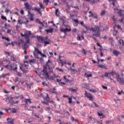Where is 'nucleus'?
Returning a JSON list of instances; mask_svg holds the SVG:
<instances>
[{
  "label": "nucleus",
  "mask_w": 124,
  "mask_h": 124,
  "mask_svg": "<svg viewBox=\"0 0 124 124\" xmlns=\"http://www.w3.org/2000/svg\"><path fill=\"white\" fill-rule=\"evenodd\" d=\"M49 36H46L43 37L42 36H36L38 42L40 43H44V46H47L49 44H51V40L48 38Z\"/></svg>",
  "instance_id": "f257e3e1"
},
{
  "label": "nucleus",
  "mask_w": 124,
  "mask_h": 124,
  "mask_svg": "<svg viewBox=\"0 0 124 124\" xmlns=\"http://www.w3.org/2000/svg\"><path fill=\"white\" fill-rule=\"evenodd\" d=\"M84 95L85 97L88 98L89 100H90V101H92L93 103V104L95 105V107H94V108L96 107V108H97L98 107H99V106L97 104H96L95 102H93L94 96L93 94H92V93H88V92H87V91H85Z\"/></svg>",
  "instance_id": "f03ea898"
},
{
  "label": "nucleus",
  "mask_w": 124,
  "mask_h": 124,
  "mask_svg": "<svg viewBox=\"0 0 124 124\" xmlns=\"http://www.w3.org/2000/svg\"><path fill=\"white\" fill-rule=\"evenodd\" d=\"M24 8L25 9L27 10L28 15H30V16H31V15H33V14H31V11L33 10L35 11V10L34 9V7H32V6H31V5L29 4V2H25L24 3Z\"/></svg>",
  "instance_id": "7ed1b4c3"
},
{
  "label": "nucleus",
  "mask_w": 124,
  "mask_h": 124,
  "mask_svg": "<svg viewBox=\"0 0 124 124\" xmlns=\"http://www.w3.org/2000/svg\"><path fill=\"white\" fill-rule=\"evenodd\" d=\"M31 36H28L27 37L25 38L26 41H24V40L21 39V42H22V47L26 46H29L28 44H30L31 43Z\"/></svg>",
  "instance_id": "20e7f679"
},
{
  "label": "nucleus",
  "mask_w": 124,
  "mask_h": 124,
  "mask_svg": "<svg viewBox=\"0 0 124 124\" xmlns=\"http://www.w3.org/2000/svg\"><path fill=\"white\" fill-rule=\"evenodd\" d=\"M60 32H63L64 33L65 35L67 34V32H70L71 31V28H63L62 27H60Z\"/></svg>",
  "instance_id": "39448f33"
},
{
  "label": "nucleus",
  "mask_w": 124,
  "mask_h": 124,
  "mask_svg": "<svg viewBox=\"0 0 124 124\" xmlns=\"http://www.w3.org/2000/svg\"><path fill=\"white\" fill-rule=\"evenodd\" d=\"M117 81L118 83H119L120 85H122L124 86V78L121 77L120 74H118L116 77Z\"/></svg>",
  "instance_id": "423d86ee"
},
{
  "label": "nucleus",
  "mask_w": 124,
  "mask_h": 124,
  "mask_svg": "<svg viewBox=\"0 0 124 124\" xmlns=\"http://www.w3.org/2000/svg\"><path fill=\"white\" fill-rule=\"evenodd\" d=\"M32 35V33H31V31H27L26 32H25L24 34H23V33H20V35L21 37H24V38H26L27 36H31V35Z\"/></svg>",
  "instance_id": "0eeeda50"
},
{
  "label": "nucleus",
  "mask_w": 124,
  "mask_h": 124,
  "mask_svg": "<svg viewBox=\"0 0 124 124\" xmlns=\"http://www.w3.org/2000/svg\"><path fill=\"white\" fill-rule=\"evenodd\" d=\"M43 69L41 70V72L43 73V75H47V74H48L49 73L48 72V68L47 67V66H45V65H43Z\"/></svg>",
  "instance_id": "6e6552de"
},
{
  "label": "nucleus",
  "mask_w": 124,
  "mask_h": 124,
  "mask_svg": "<svg viewBox=\"0 0 124 124\" xmlns=\"http://www.w3.org/2000/svg\"><path fill=\"white\" fill-rule=\"evenodd\" d=\"M102 78L104 79V78H108V79H110V80H113V78H111L109 72H105L104 75L101 76Z\"/></svg>",
  "instance_id": "1a4fd4ad"
},
{
  "label": "nucleus",
  "mask_w": 124,
  "mask_h": 124,
  "mask_svg": "<svg viewBox=\"0 0 124 124\" xmlns=\"http://www.w3.org/2000/svg\"><path fill=\"white\" fill-rule=\"evenodd\" d=\"M84 76L89 79L90 78L93 77V74L92 73V72L87 71L84 73Z\"/></svg>",
  "instance_id": "9d476101"
},
{
  "label": "nucleus",
  "mask_w": 124,
  "mask_h": 124,
  "mask_svg": "<svg viewBox=\"0 0 124 124\" xmlns=\"http://www.w3.org/2000/svg\"><path fill=\"white\" fill-rule=\"evenodd\" d=\"M15 64V68H13V66L12 65V64H10L9 65V66L11 68V71H12V70H13V71H16V72H17L18 71V67H17V64H15V63H14L13 64V65H14Z\"/></svg>",
  "instance_id": "9b49d317"
},
{
  "label": "nucleus",
  "mask_w": 124,
  "mask_h": 124,
  "mask_svg": "<svg viewBox=\"0 0 124 124\" xmlns=\"http://www.w3.org/2000/svg\"><path fill=\"white\" fill-rule=\"evenodd\" d=\"M38 4H39L40 7L38 8L37 7H34V8H35L34 9L38 10H41V9H45V6L43 5L42 2H39L38 3Z\"/></svg>",
  "instance_id": "f8f14e48"
},
{
  "label": "nucleus",
  "mask_w": 124,
  "mask_h": 124,
  "mask_svg": "<svg viewBox=\"0 0 124 124\" xmlns=\"http://www.w3.org/2000/svg\"><path fill=\"white\" fill-rule=\"evenodd\" d=\"M20 65L21 66H19V70H21V71L22 72H23L24 73H25V74H27V73H28V72H29V70H25V69H24L23 68V66H24V64L20 63Z\"/></svg>",
  "instance_id": "ddd939ff"
},
{
  "label": "nucleus",
  "mask_w": 124,
  "mask_h": 124,
  "mask_svg": "<svg viewBox=\"0 0 124 124\" xmlns=\"http://www.w3.org/2000/svg\"><path fill=\"white\" fill-rule=\"evenodd\" d=\"M98 30L96 31V33H94L93 34V35L94 36H97V37H100V31L101 30H100V27H97Z\"/></svg>",
  "instance_id": "4468645a"
},
{
  "label": "nucleus",
  "mask_w": 124,
  "mask_h": 124,
  "mask_svg": "<svg viewBox=\"0 0 124 124\" xmlns=\"http://www.w3.org/2000/svg\"><path fill=\"white\" fill-rule=\"evenodd\" d=\"M97 27H99L98 26H95L94 28L93 27H91L89 29V31H92V32H94V33H96V31L98 30V28Z\"/></svg>",
  "instance_id": "2eb2a0df"
},
{
  "label": "nucleus",
  "mask_w": 124,
  "mask_h": 124,
  "mask_svg": "<svg viewBox=\"0 0 124 124\" xmlns=\"http://www.w3.org/2000/svg\"><path fill=\"white\" fill-rule=\"evenodd\" d=\"M45 78H46V80H47V79H48V80H49V81H50V80L55 81V79H54V78H55V77H54V76H53L50 77V75H49V74L46 75L45 76Z\"/></svg>",
  "instance_id": "dca6fc26"
},
{
  "label": "nucleus",
  "mask_w": 124,
  "mask_h": 124,
  "mask_svg": "<svg viewBox=\"0 0 124 124\" xmlns=\"http://www.w3.org/2000/svg\"><path fill=\"white\" fill-rule=\"evenodd\" d=\"M45 31L46 32V34L52 33L54 32V28L50 27L49 29H45Z\"/></svg>",
  "instance_id": "f3484780"
},
{
  "label": "nucleus",
  "mask_w": 124,
  "mask_h": 124,
  "mask_svg": "<svg viewBox=\"0 0 124 124\" xmlns=\"http://www.w3.org/2000/svg\"><path fill=\"white\" fill-rule=\"evenodd\" d=\"M34 51H35V52H36L37 55H40V56H41V54H42V52H41V51H40L39 48H38V47L37 46L36 47L35 46H34Z\"/></svg>",
  "instance_id": "a211bd4d"
},
{
  "label": "nucleus",
  "mask_w": 124,
  "mask_h": 124,
  "mask_svg": "<svg viewBox=\"0 0 124 124\" xmlns=\"http://www.w3.org/2000/svg\"><path fill=\"white\" fill-rule=\"evenodd\" d=\"M52 90V91H51ZM50 90H46V92H50V93H55V94H58V92H56V87H53L52 89H50Z\"/></svg>",
  "instance_id": "6ab92c4d"
},
{
  "label": "nucleus",
  "mask_w": 124,
  "mask_h": 124,
  "mask_svg": "<svg viewBox=\"0 0 124 124\" xmlns=\"http://www.w3.org/2000/svg\"><path fill=\"white\" fill-rule=\"evenodd\" d=\"M112 54L115 56V57H118L119 55H120V54H121V52L115 50V49H113L112 50Z\"/></svg>",
  "instance_id": "aec40b11"
},
{
  "label": "nucleus",
  "mask_w": 124,
  "mask_h": 124,
  "mask_svg": "<svg viewBox=\"0 0 124 124\" xmlns=\"http://www.w3.org/2000/svg\"><path fill=\"white\" fill-rule=\"evenodd\" d=\"M56 82L58 83L59 85H61L62 86H65L66 85V83L62 81V79L57 78Z\"/></svg>",
  "instance_id": "412c9836"
},
{
  "label": "nucleus",
  "mask_w": 124,
  "mask_h": 124,
  "mask_svg": "<svg viewBox=\"0 0 124 124\" xmlns=\"http://www.w3.org/2000/svg\"><path fill=\"white\" fill-rule=\"evenodd\" d=\"M123 12H124V10L119 9V11L117 12V14H118L119 17H124V14H123Z\"/></svg>",
  "instance_id": "4be33fe9"
},
{
  "label": "nucleus",
  "mask_w": 124,
  "mask_h": 124,
  "mask_svg": "<svg viewBox=\"0 0 124 124\" xmlns=\"http://www.w3.org/2000/svg\"><path fill=\"white\" fill-rule=\"evenodd\" d=\"M55 13L56 17H60V14H61V11H60V10H59V8L56 9Z\"/></svg>",
  "instance_id": "5701e85b"
},
{
  "label": "nucleus",
  "mask_w": 124,
  "mask_h": 124,
  "mask_svg": "<svg viewBox=\"0 0 124 124\" xmlns=\"http://www.w3.org/2000/svg\"><path fill=\"white\" fill-rule=\"evenodd\" d=\"M98 68H102V69H107V66H105V65L103 64H99L97 65Z\"/></svg>",
  "instance_id": "b1692460"
},
{
  "label": "nucleus",
  "mask_w": 124,
  "mask_h": 124,
  "mask_svg": "<svg viewBox=\"0 0 124 124\" xmlns=\"http://www.w3.org/2000/svg\"><path fill=\"white\" fill-rule=\"evenodd\" d=\"M69 91H71L72 93H77V91H78V88H77L76 89H74L73 88H69Z\"/></svg>",
  "instance_id": "393cba45"
},
{
  "label": "nucleus",
  "mask_w": 124,
  "mask_h": 124,
  "mask_svg": "<svg viewBox=\"0 0 124 124\" xmlns=\"http://www.w3.org/2000/svg\"><path fill=\"white\" fill-rule=\"evenodd\" d=\"M10 113H12L13 114H16L17 113V109L15 108H11Z\"/></svg>",
  "instance_id": "a878e982"
},
{
  "label": "nucleus",
  "mask_w": 124,
  "mask_h": 124,
  "mask_svg": "<svg viewBox=\"0 0 124 124\" xmlns=\"http://www.w3.org/2000/svg\"><path fill=\"white\" fill-rule=\"evenodd\" d=\"M96 45L98 46V47H100V48H98L99 51H102V50H103V48H102V45H100V43L97 42L96 43Z\"/></svg>",
  "instance_id": "bb28decb"
},
{
  "label": "nucleus",
  "mask_w": 124,
  "mask_h": 124,
  "mask_svg": "<svg viewBox=\"0 0 124 124\" xmlns=\"http://www.w3.org/2000/svg\"><path fill=\"white\" fill-rule=\"evenodd\" d=\"M113 27H115V29L117 28L118 30H120V31H123V28H122V27H121V25H119V24H115Z\"/></svg>",
  "instance_id": "cd10ccee"
},
{
  "label": "nucleus",
  "mask_w": 124,
  "mask_h": 124,
  "mask_svg": "<svg viewBox=\"0 0 124 124\" xmlns=\"http://www.w3.org/2000/svg\"><path fill=\"white\" fill-rule=\"evenodd\" d=\"M118 74H119V73H116V72L114 71H112L110 72H109V75L111 76H114V75H116V77L118 75Z\"/></svg>",
  "instance_id": "c85d7f7f"
},
{
  "label": "nucleus",
  "mask_w": 124,
  "mask_h": 124,
  "mask_svg": "<svg viewBox=\"0 0 124 124\" xmlns=\"http://www.w3.org/2000/svg\"><path fill=\"white\" fill-rule=\"evenodd\" d=\"M18 23L19 24V25H22V24H25V25H27V23L26 21H23V20H21L20 19H19L17 20Z\"/></svg>",
  "instance_id": "c756f323"
},
{
  "label": "nucleus",
  "mask_w": 124,
  "mask_h": 124,
  "mask_svg": "<svg viewBox=\"0 0 124 124\" xmlns=\"http://www.w3.org/2000/svg\"><path fill=\"white\" fill-rule=\"evenodd\" d=\"M36 61V59H30L29 60V63L31 64V63H35V62Z\"/></svg>",
  "instance_id": "7c9ffc66"
},
{
  "label": "nucleus",
  "mask_w": 124,
  "mask_h": 124,
  "mask_svg": "<svg viewBox=\"0 0 124 124\" xmlns=\"http://www.w3.org/2000/svg\"><path fill=\"white\" fill-rule=\"evenodd\" d=\"M72 20L74 21L75 24H76L77 26H78V24L80 23V21H79V20H78V19L72 18Z\"/></svg>",
  "instance_id": "2f4dec72"
},
{
  "label": "nucleus",
  "mask_w": 124,
  "mask_h": 124,
  "mask_svg": "<svg viewBox=\"0 0 124 124\" xmlns=\"http://www.w3.org/2000/svg\"><path fill=\"white\" fill-rule=\"evenodd\" d=\"M25 102H26V103H28L29 102V103L30 104L32 103V102H31V98H25Z\"/></svg>",
  "instance_id": "473e14b6"
},
{
  "label": "nucleus",
  "mask_w": 124,
  "mask_h": 124,
  "mask_svg": "<svg viewBox=\"0 0 124 124\" xmlns=\"http://www.w3.org/2000/svg\"><path fill=\"white\" fill-rule=\"evenodd\" d=\"M21 40L22 39H20V42H17V41H15L14 43H15V44H17L18 47H20L21 46V45L22 44Z\"/></svg>",
  "instance_id": "72a5a7b5"
},
{
  "label": "nucleus",
  "mask_w": 124,
  "mask_h": 124,
  "mask_svg": "<svg viewBox=\"0 0 124 124\" xmlns=\"http://www.w3.org/2000/svg\"><path fill=\"white\" fill-rule=\"evenodd\" d=\"M91 17H93L94 19H97L98 18V16H97V14L96 13H93V15L91 16Z\"/></svg>",
  "instance_id": "f704fd0d"
},
{
  "label": "nucleus",
  "mask_w": 124,
  "mask_h": 124,
  "mask_svg": "<svg viewBox=\"0 0 124 124\" xmlns=\"http://www.w3.org/2000/svg\"><path fill=\"white\" fill-rule=\"evenodd\" d=\"M68 70H71V72H74V73L76 72V73H78V71L76 70V69H73L71 67L70 68H68Z\"/></svg>",
  "instance_id": "c9c22d12"
},
{
  "label": "nucleus",
  "mask_w": 124,
  "mask_h": 124,
  "mask_svg": "<svg viewBox=\"0 0 124 124\" xmlns=\"http://www.w3.org/2000/svg\"><path fill=\"white\" fill-rule=\"evenodd\" d=\"M34 15H31V16H30V17H29V20L31 21H34Z\"/></svg>",
  "instance_id": "e433bc0d"
},
{
  "label": "nucleus",
  "mask_w": 124,
  "mask_h": 124,
  "mask_svg": "<svg viewBox=\"0 0 124 124\" xmlns=\"http://www.w3.org/2000/svg\"><path fill=\"white\" fill-rule=\"evenodd\" d=\"M10 60L11 61H12V62H15L16 61V59L15 58V57H14V55H11Z\"/></svg>",
  "instance_id": "4c0bfd02"
},
{
  "label": "nucleus",
  "mask_w": 124,
  "mask_h": 124,
  "mask_svg": "<svg viewBox=\"0 0 124 124\" xmlns=\"http://www.w3.org/2000/svg\"><path fill=\"white\" fill-rule=\"evenodd\" d=\"M62 26H64V27L65 28H71V27L70 26V25H69L68 24L66 25L65 24V22H63V23H62Z\"/></svg>",
  "instance_id": "58836bf2"
},
{
  "label": "nucleus",
  "mask_w": 124,
  "mask_h": 124,
  "mask_svg": "<svg viewBox=\"0 0 124 124\" xmlns=\"http://www.w3.org/2000/svg\"><path fill=\"white\" fill-rule=\"evenodd\" d=\"M22 48L24 50V54H25V55H27L28 54V51H27V47L26 46H22Z\"/></svg>",
  "instance_id": "ea45409f"
},
{
  "label": "nucleus",
  "mask_w": 124,
  "mask_h": 124,
  "mask_svg": "<svg viewBox=\"0 0 124 124\" xmlns=\"http://www.w3.org/2000/svg\"><path fill=\"white\" fill-rule=\"evenodd\" d=\"M33 56L36 59L39 60V56H38V54L35 53V51H33Z\"/></svg>",
  "instance_id": "a19ab883"
},
{
  "label": "nucleus",
  "mask_w": 124,
  "mask_h": 124,
  "mask_svg": "<svg viewBox=\"0 0 124 124\" xmlns=\"http://www.w3.org/2000/svg\"><path fill=\"white\" fill-rule=\"evenodd\" d=\"M41 102L43 104L47 105V106H49V103H50L49 101L45 102L44 101H42Z\"/></svg>",
  "instance_id": "79ce46f5"
},
{
  "label": "nucleus",
  "mask_w": 124,
  "mask_h": 124,
  "mask_svg": "<svg viewBox=\"0 0 124 124\" xmlns=\"http://www.w3.org/2000/svg\"><path fill=\"white\" fill-rule=\"evenodd\" d=\"M4 110L6 112H7V113H9V110L11 111V108L10 107H9L8 108H4Z\"/></svg>",
  "instance_id": "37998d69"
},
{
  "label": "nucleus",
  "mask_w": 124,
  "mask_h": 124,
  "mask_svg": "<svg viewBox=\"0 0 124 124\" xmlns=\"http://www.w3.org/2000/svg\"><path fill=\"white\" fill-rule=\"evenodd\" d=\"M35 11H37L38 14L40 15V16H42V11L41 10H36L35 9Z\"/></svg>",
  "instance_id": "c03bdc74"
},
{
  "label": "nucleus",
  "mask_w": 124,
  "mask_h": 124,
  "mask_svg": "<svg viewBox=\"0 0 124 124\" xmlns=\"http://www.w3.org/2000/svg\"><path fill=\"white\" fill-rule=\"evenodd\" d=\"M6 124H14V119H11V121H8Z\"/></svg>",
  "instance_id": "a18cd8bd"
},
{
  "label": "nucleus",
  "mask_w": 124,
  "mask_h": 124,
  "mask_svg": "<svg viewBox=\"0 0 124 124\" xmlns=\"http://www.w3.org/2000/svg\"><path fill=\"white\" fill-rule=\"evenodd\" d=\"M45 100L46 101H48V102L50 101V97L49 96V94L48 93L46 94Z\"/></svg>",
  "instance_id": "49530a36"
},
{
  "label": "nucleus",
  "mask_w": 124,
  "mask_h": 124,
  "mask_svg": "<svg viewBox=\"0 0 124 124\" xmlns=\"http://www.w3.org/2000/svg\"><path fill=\"white\" fill-rule=\"evenodd\" d=\"M110 123H111V124H114V120H108L106 122V124H110Z\"/></svg>",
  "instance_id": "de8ad7c7"
},
{
  "label": "nucleus",
  "mask_w": 124,
  "mask_h": 124,
  "mask_svg": "<svg viewBox=\"0 0 124 124\" xmlns=\"http://www.w3.org/2000/svg\"><path fill=\"white\" fill-rule=\"evenodd\" d=\"M124 93V92L123 90H121V91L118 90V92L117 93V94L118 95H122V94H123Z\"/></svg>",
  "instance_id": "09e8293b"
},
{
  "label": "nucleus",
  "mask_w": 124,
  "mask_h": 124,
  "mask_svg": "<svg viewBox=\"0 0 124 124\" xmlns=\"http://www.w3.org/2000/svg\"><path fill=\"white\" fill-rule=\"evenodd\" d=\"M9 102L10 105H11V106L13 105L14 104H15V101H14V100H9Z\"/></svg>",
  "instance_id": "8fccbe9b"
},
{
  "label": "nucleus",
  "mask_w": 124,
  "mask_h": 124,
  "mask_svg": "<svg viewBox=\"0 0 124 124\" xmlns=\"http://www.w3.org/2000/svg\"><path fill=\"white\" fill-rule=\"evenodd\" d=\"M49 2L50 0H43V2L44 3H46V5H48V4H49Z\"/></svg>",
  "instance_id": "3c124183"
},
{
  "label": "nucleus",
  "mask_w": 124,
  "mask_h": 124,
  "mask_svg": "<svg viewBox=\"0 0 124 124\" xmlns=\"http://www.w3.org/2000/svg\"><path fill=\"white\" fill-rule=\"evenodd\" d=\"M119 44L122 45H123V46H124V40L121 39L120 40H119Z\"/></svg>",
  "instance_id": "603ef678"
},
{
  "label": "nucleus",
  "mask_w": 124,
  "mask_h": 124,
  "mask_svg": "<svg viewBox=\"0 0 124 124\" xmlns=\"http://www.w3.org/2000/svg\"><path fill=\"white\" fill-rule=\"evenodd\" d=\"M1 19H2V20H5V21H7V18H6V16L1 15Z\"/></svg>",
  "instance_id": "864d4df0"
},
{
  "label": "nucleus",
  "mask_w": 124,
  "mask_h": 124,
  "mask_svg": "<svg viewBox=\"0 0 124 124\" xmlns=\"http://www.w3.org/2000/svg\"><path fill=\"white\" fill-rule=\"evenodd\" d=\"M81 52L83 54H84V55H87V51L84 48H82V50Z\"/></svg>",
  "instance_id": "5fc2aeb1"
},
{
  "label": "nucleus",
  "mask_w": 124,
  "mask_h": 124,
  "mask_svg": "<svg viewBox=\"0 0 124 124\" xmlns=\"http://www.w3.org/2000/svg\"><path fill=\"white\" fill-rule=\"evenodd\" d=\"M0 2H1V4H3L2 6V7H4V8H5V5L4 4L6 3V0H5V1H4L3 2L0 1Z\"/></svg>",
  "instance_id": "6e6d98bb"
},
{
  "label": "nucleus",
  "mask_w": 124,
  "mask_h": 124,
  "mask_svg": "<svg viewBox=\"0 0 124 124\" xmlns=\"http://www.w3.org/2000/svg\"><path fill=\"white\" fill-rule=\"evenodd\" d=\"M106 11L105 10H103L102 12L100 13V16H104V15L106 14Z\"/></svg>",
  "instance_id": "4d7b16f0"
},
{
  "label": "nucleus",
  "mask_w": 124,
  "mask_h": 124,
  "mask_svg": "<svg viewBox=\"0 0 124 124\" xmlns=\"http://www.w3.org/2000/svg\"><path fill=\"white\" fill-rule=\"evenodd\" d=\"M90 92H92V93H97V91L94 89H89Z\"/></svg>",
  "instance_id": "13d9d810"
},
{
  "label": "nucleus",
  "mask_w": 124,
  "mask_h": 124,
  "mask_svg": "<svg viewBox=\"0 0 124 124\" xmlns=\"http://www.w3.org/2000/svg\"><path fill=\"white\" fill-rule=\"evenodd\" d=\"M63 113H65L66 114H68V116H70V113H69V111H67L65 109H63Z\"/></svg>",
  "instance_id": "bf43d9fd"
},
{
  "label": "nucleus",
  "mask_w": 124,
  "mask_h": 124,
  "mask_svg": "<svg viewBox=\"0 0 124 124\" xmlns=\"http://www.w3.org/2000/svg\"><path fill=\"white\" fill-rule=\"evenodd\" d=\"M101 87L102 89H103V90H108V87H107V86L102 85Z\"/></svg>",
  "instance_id": "052dcab7"
},
{
  "label": "nucleus",
  "mask_w": 124,
  "mask_h": 124,
  "mask_svg": "<svg viewBox=\"0 0 124 124\" xmlns=\"http://www.w3.org/2000/svg\"><path fill=\"white\" fill-rule=\"evenodd\" d=\"M77 39L79 41H81V40H82V39L81 38V36H80V35H78V36H77Z\"/></svg>",
  "instance_id": "680f3d73"
},
{
  "label": "nucleus",
  "mask_w": 124,
  "mask_h": 124,
  "mask_svg": "<svg viewBox=\"0 0 124 124\" xmlns=\"http://www.w3.org/2000/svg\"><path fill=\"white\" fill-rule=\"evenodd\" d=\"M4 53V54H6V55H8V56H10V57H11V55H10V53L11 52L5 51Z\"/></svg>",
  "instance_id": "e2e57ef3"
},
{
  "label": "nucleus",
  "mask_w": 124,
  "mask_h": 124,
  "mask_svg": "<svg viewBox=\"0 0 124 124\" xmlns=\"http://www.w3.org/2000/svg\"><path fill=\"white\" fill-rule=\"evenodd\" d=\"M48 72H50V73H53V74H54V70H53V68L49 69L48 70Z\"/></svg>",
  "instance_id": "0e129e2a"
},
{
  "label": "nucleus",
  "mask_w": 124,
  "mask_h": 124,
  "mask_svg": "<svg viewBox=\"0 0 124 124\" xmlns=\"http://www.w3.org/2000/svg\"><path fill=\"white\" fill-rule=\"evenodd\" d=\"M6 76V74H2V75H0V79L1 78H5V77Z\"/></svg>",
  "instance_id": "69168bd1"
},
{
  "label": "nucleus",
  "mask_w": 124,
  "mask_h": 124,
  "mask_svg": "<svg viewBox=\"0 0 124 124\" xmlns=\"http://www.w3.org/2000/svg\"><path fill=\"white\" fill-rule=\"evenodd\" d=\"M20 13L21 15H24L25 14V11H24V10H23V9H22L20 11Z\"/></svg>",
  "instance_id": "338daca9"
},
{
  "label": "nucleus",
  "mask_w": 124,
  "mask_h": 124,
  "mask_svg": "<svg viewBox=\"0 0 124 124\" xmlns=\"http://www.w3.org/2000/svg\"><path fill=\"white\" fill-rule=\"evenodd\" d=\"M79 23L80 24L81 26H82L83 27H84L86 26L85 25V24L84 23V21H81L79 22Z\"/></svg>",
  "instance_id": "774afa93"
}]
</instances>
